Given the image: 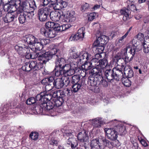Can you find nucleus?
I'll list each match as a JSON object with an SVG mask.
<instances>
[{
    "instance_id": "f257e3e1",
    "label": "nucleus",
    "mask_w": 149,
    "mask_h": 149,
    "mask_svg": "<svg viewBox=\"0 0 149 149\" xmlns=\"http://www.w3.org/2000/svg\"><path fill=\"white\" fill-rule=\"evenodd\" d=\"M58 50L55 49L50 52H46L40 55L38 59L40 61L37 63L36 61H31L30 63H25L22 67L23 71L30 72L40 69L45 66L46 63L52 59L55 60V67L61 68L65 63V59L58 54Z\"/></svg>"
},
{
    "instance_id": "f03ea898",
    "label": "nucleus",
    "mask_w": 149,
    "mask_h": 149,
    "mask_svg": "<svg viewBox=\"0 0 149 149\" xmlns=\"http://www.w3.org/2000/svg\"><path fill=\"white\" fill-rule=\"evenodd\" d=\"M88 82L91 90L95 93L99 91V85L105 87L108 86V83L103 79L102 74H94L93 76L90 75Z\"/></svg>"
},
{
    "instance_id": "7ed1b4c3",
    "label": "nucleus",
    "mask_w": 149,
    "mask_h": 149,
    "mask_svg": "<svg viewBox=\"0 0 149 149\" xmlns=\"http://www.w3.org/2000/svg\"><path fill=\"white\" fill-rule=\"evenodd\" d=\"M118 68H113L112 70H107L105 71L104 75L109 81L111 82L114 80L116 81L121 80L122 77L123 76V74L121 69H119Z\"/></svg>"
},
{
    "instance_id": "20e7f679",
    "label": "nucleus",
    "mask_w": 149,
    "mask_h": 149,
    "mask_svg": "<svg viewBox=\"0 0 149 149\" xmlns=\"http://www.w3.org/2000/svg\"><path fill=\"white\" fill-rule=\"evenodd\" d=\"M20 2L19 1L17 2L16 4L18 5L16 7L17 8L16 13L18 14H20L18 17L19 22L22 24H23L25 22H29L31 20L34 15L33 11L27 12L26 11L23 10L22 12L20 11L19 10L20 7Z\"/></svg>"
},
{
    "instance_id": "39448f33",
    "label": "nucleus",
    "mask_w": 149,
    "mask_h": 149,
    "mask_svg": "<svg viewBox=\"0 0 149 149\" xmlns=\"http://www.w3.org/2000/svg\"><path fill=\"white\" fill-rule=\"evenodd\" d=\"M66 100L62 97L56 99H53L52 101L47 103L43 102L40 105L42 107L40 109L41 111L45 110H52L55 107H58L61 106L64 101Z\"/></svg>"
},
{
    "instance_id": "423d86ee",
    "label": "nucleus",
    "mask_w": 149,
    "mask_h": 149,
    "mask_svg": "<svg viewBox=\"0 0 149 149\" xmlns=\"http://www.w3.org/2000/svg\"><path fill=\"white\" fill-rule=\"evenodd\" d=\"M61 97V90H59L54 91L52 95L51 94H46L44 93H41L38 94L36 98L37 100L40 101V102H42V100H43V102L47 103L50 102V100L53 97L54 99H56Z\"/></svg>"
},
{
    "instance_id": "0eeeda50",
    "label": "nucleus",
    "mask_w": 149,
    "mask_h": 149,
    "mask_svg": "<svg viewBox=\"0 0 149 149\" xmlns=\"http://www.w3.org/2000/svg\"><path fill=\"white\" fill-rule=\"evenodd\" d=\"M107 60H100L97 62V65L96 67L93 68L89 71L90 75L102 74L103 72V68L106 67L107 65Z\"/></svg>"
},
{
    "instance_id": "6e6552de",
    "label": "nucleus",
    "mask_w": 149,
    "mask_h": 149,
    "mask_svg": "<svg viewBox=\"0 0 149 149\" xmlns=\"http://www.w3.org/2000/svg\"><path fill=\"white\" fill-rule=\"evenodd\" d=\"M20 8L19 10L22 11L26 10H35L37 8L36 3L34 0H27L25 1H20Z\"/></svg>"
},
{
    "instance_id": "1a4fd4ad",
    "label": "nucleus",
    "mask_w": 149,
    "mask_h": 149,
    "mask_svg": "<svg viewBox=\"0 0 149 149\" xmlns=\"http://www.w3.org/2000/svg\"><path fill=\"white\" fill-rule=\"evenodd\" d=\"M51 9L49 8L44 6L38 10V19L41 22L45 21L50 13Z\"/></svg>"
},
{
    "instance_id": "9d476101",
    "label": "nucleus",
    "mask_w": 149,
    "mask_h": 149,
    "mask_svg": "<svg viewBox=\"0 0 149 149\" xmlns=\"http://www.w3.org/2000/svg\"><path fill=\"white\" fill-rule=\"evenodd\" d=\"M70 81L68 77L56 78L53 82L54 86L57 89L62 88L64 85L67 86L69 84Z\"/></svg>"
},
{
    "instance_id": "9b49d317",
    "label": "nucleus",
    "mask_w": 149,
    "mask_h": 149,
    "mask_svg": "<svg viewBox=\"0 0 149 149\" xmlns=\"http://www.w3.org/2000/svg\"><path fill=\"white\" fill-rule=\"evenodd\" d=\"M62 17L63 18L62 22H73L76 19L75 11L73 10H69L66 13L63 12Z\"/></svg>"
},
{
    "instance_id": "f8f14e48",
    "label": "nucleus",
    "mask_w": 149,
    "mask_h": 149,
    "mask_svg": "<svg viewBox=\"0 0 149 149\" xmlns=\"http://www.w3.org/2000/svg\"><path fill=\"white\" fill-rule=\"evenodd\" d=\"M104 131L108 139L112 141L117 139L118 137L117 132L114 128H106L104 129Z\"/></svg>"
},
{
    "instance_id": "ddd939ff",
    "label": "nucleus",
    "mask_w": 149,
    "mask_h": 149,
    "mask_svg": "<svg viewBox=\"0 0 149 149\" xmlns=\"http://www.w3.org/2000/svg\"><path fill=\"white\" fill-rule=\"evenodd\" d=\"M65 145L69 147L68 149H82L81 147H77L78 145L77 141L74 138H69L66 142Z\"/></svg>"
},
{
    "instance_id": "4468645a",
    "label": "nucleus",
    "mask_w": 149,
    "mask_h": 149,
    "mask_svg": "<svg viewBox=\"0 0 149 149\" xmlns=\"http://www.w3.org/2000/svg\"><path fill=\"white\" fill-rule=\"evenodd\" d=\"M85 29L84 27L80 28L75 35L70 36L69 39V41L77 40L79 39L82 40L84 37L85 33Z\"/></svg>"
},
{
    "instance_id": "2eb2a0df",
    "label": "nucleus",
    "mask_w": 149,
    "mask_h": 149,
    "mask_svg": "<svg viewBox=\"0 0 149 149\" xmlns=\"http://www.w3.org/2000/svg\"><path fill=\"white\" fill-rule=\"evenodd\" d=\"M62 12L60 13L56 11H51V10L49 14L50 19L54 22L59 21L60 22H62V20H63V17H62Z\"/></svg>"
},
{
    "instance_id": "dca6fc26",
    "label": "nucleus",
    "mask_w": 149,
    "mask_h": 149,
    "mask_svg": "<svg viewBox=\"0 0 149 149\" xmlns=\"http://www.w3.org/2000/svg\"><path fill=\"white\" fill-rule=\"evenodd\" d=\"M41 33L45 36L49 38H53L55 36V32L53 30L42 28L40 29Z\"/></svg>"
},
{
    "instance_id": "f3484780",
    "label": "nucleus",
    "mask_w": 149,
    "mask_h": 149,
    "mask_svg": "<svg viewBox=\"0 0 149 149\" xmlns=\"http://www.w3.org/2000/svg\"><path fill=\"white\" fill-rule=\"evenodd\" d=\"M88 133L87 131L84 130L78 134L77 139L80 142V144L88 142L89 137Z\"/></svg>"
},
{
    "instance_id": "a211bd4d",
    "label": "nucleus",
    "mask_w": 149,
    "mask_h": 149,
    "mask_svg": "<svg viewBox=\"0 0 149 149\" xmlns=\"http://www.w3.org/2000/svg\"><path fill=\"white\" fill-rule=\"evenodd\" d=\"M127 57L125 56L124 58H120L118 59H117L116 63L117 65L116 67H118V68L119 69H121L122 72H123V68H124L125 66V65L127 63L130 62V61H127L126 60L127 59Z\"/></svg>"
},
{
    "instance_id": "6ab92c4d",
    "label": "nucleus",
    "mask_w": 149,
    "mask_h": 149,
    "mask_svg": "<svg viewBox=\"0 0 149 149\" xmlns=\"http://www.w3.org/2000/svg\"><path fill=\"white\" fill-rule=\"evenodd\" d=\"M134 47L131 48L130 49L128 53V54L127 56V61H130V62L132 60L136 52H137L138 46L136 44H134Z\"/></svg>"
},
{
    "instance_id": "aec40b11",
    "label": "nucleus",
    "mask_w": 149,
    "mask_h": 149,
    "mask_svg": "<svg viewBox=\"0 0 149 149\" xmlns=\"http://www.w3.org/2000/svg\"><path fill=\"white\" fill-rule=\"evenodd\" d=\"M17 17V15L11 13H7L5 16L3 17L2 19L4 22L8 23L14 21Z\"/></svg>"
},
{
    "instance_id": "412c9836",
    "label": "nucleus",
    "mask_w": 149,
    "mask_h": 149,
    "mask_svg": "<svg viewBox=\"0 0 149 149\" xmlns=\"http://www.w3.org/2000/svg\"><path fill=\"white\" fill-rule=\"evenodd\" d=\"M108 37L104 35L100 36L95 42V45H104L108 42Z\"/></svg>"
},
{
    "instance_id": "4be33fe9",
    "label": "nucleus",
    "mask_w": 149,
    "mask_h": 149,
    "mask_svg": "<svg viewBox=\"0 0 149 149\" xmlns=\"http://www.w3.org/2000/svg\"><path fill=\"white\" fill-rule=\"evenodd\" d=\"M36 96L37 95L36 97V98L34 97H31L28 99L26 101V103L28 105H31L36 102H37V103H38L39 104L37 107L39 109V110L40 111V112H43V111H41L40 109L42 108V107H40V105L41 104H42V103H43V100H42V102H40V101L37 100L36 98Z\"/></svg>"
},
{
    "instance_id": "5701e85b",
    "label": "nucleus",
    "mask_w": 149,
    "mask_h": 149,
    "mask_svg": "<svg viewBox=\"0 0 149 149\" xmlns=\"http://www.w3.org/2000/svg\"><path fill=\"white\" fill-rule=\"evenodd\" d=\"M90 145L92 146V149H103V147L100 143L99 139H93L91 141Z\"/></svg>"
},
{
    "instance_id": "b1692460",
    "label": "nucleus",
    "mask_w": 149,
    "mask_h": 149,
    "mask_svg": "<svg viewBox=\"0 0 149 149\" xmlns=\"http://www.w3.org/2000/svg\"><path fill=\"white\" fill-rule=\"evenodd\" d=\"M35 42L33 45L32 48L31 49L34 52L37 51H40L42 50L43 47L40 42H39V39H37L36 40Z\"/></svg>"
},
{
    "instance_id": "393cba45",
    "label": "nucleus",
    "mask_w": 149,
    "mask_h": 149,
    "mask_svg": "<svg viewBox=\"0 0 149 149\" xmlns=\"http://www.w3.org/2000/svg\"><path fill=\"white\" fill-rule=\"evenodd\" d=\"M73 91L72 89L67 88L63 91L61 90L62 97L64 98L66 100H68V97L72 95Z\"/></svg>"
},
{
    "instance_id": "a878e982",
    "label": "nucleus",
    "mask_w": 149,
    "mask_h": 149,
    "mask_svg": "<svg viewBox=\"0 0 149 149\" xmlns=\"http://www.w3.org/2000/svg\"><path fill=\"white\" fill-rule=\"evenodd\" d=\"M92 123L93 126L94 127L99 128L101 127V125L102 122V118L97 117L92 120Z\"/></svg>"
},
{
    "instance_id": "bb28decb",
    "label": "nucleus",
    "mask_w": 149,
    "mask_h": 149,
    "mask_svg": "<svg viewBox=\"0 0 149 149\" xmlns=\"http://www.w3.org/2000/svg\"><path fill=\"white\" fill-rule=\"evenodd\" d=\"M37 39L34 36L29 35L26 36L24 41L29 45H33Z\"/></svg>"
},
{
    "instance_id": "cd10ccee",
    "label": "nucleus",
    "mask_w": 149,
    "mask_h": 149,
    "mask_svg": "<svg viewBox=\"0 0 149 149\" xmlns=\"http://www.w3.org/2000/svg\"><path fill=\"white\" fill-rule=\"evenodd\" d=\"M120 13L123 15V20L126 21L129 19V14L130 13L129 10L127 9L121 10L120 11Z\"/></svg>"
},
{
    "instance_id": "c85d7f7f",
    "label": "nucleus",
    "mask_w": 149,
    "mask_h": 149,
    "mask_svg": "<svg viewBox=\"0 0 149 149\" xmlns=\"http://www.w3.org/2000/svg\"><path fill=\"white\" fill-rule=\"evenodd\" d=\"M125 76L128 78H131L133 76V72L129 66H126L123 68Z\"/></svg>"
},
{
    "instance_id": "c756f323",
    "label": "nucleus",
    "mask_w": 149,
    "mask_h": 149,
    "mask_svg": "<svg viewBox=\"0 0 149 149\" xmlns=\"http://www.w3.org/2000/svg\"><path fill=\"white\" fill-rule=\"evenodd\" d=\"M84 64L82 66V68L84 70L87 71L92 68L93 66L91 63L88 61H85Z\"/></svg>"
},
{
    "instance_id": "7c9ffc66",
    "label": "nucleus",
    "mask_w": 149,
    "mask_h": 149,
    "mask_svg": "<svg viewBox=\"0 0 149 149\" xmlns=\"http://www.w3.org/2000/svg\"><path fill=\"white\" fill-rule=\"evenodd\" d=\"M68 3L66 1L61 0L59 2H57L56 6V9L59 10L61 8H63L66 7Z\"/></svg>"
},
{
    "instance_id": "2f4dec72",
    "label": "nucleus",
    "mask_w": 149,
    "mask_h": 149,
    "mask_svg": "<svg viewBox=\"0 0 149 149\" xmlns=\"http://www.w3.org/2000/svg\"><path fill=\"white\" fill-rule=\"evenodd\" d=\"M54 73L56 76L59 77L63 75L64 73L61 68L58 67H55V68L53 71Z\"/></svg>"
},
{
    "instance_id": "473e14b6",
    "label": "nucleus",
    "mask_w": 149,
    "mask_h": 149,
    "mask_svg": "<svg viewBox=\"0 0 149 149\" xmlns=\"http://www.w3.org/2000/svg\"><path fill=\"white\" fill-rule=\"evenodd\" d=\"M1 1V4L2 2L3 4H8L10 3V5H14V4L16 5V7L17 6V4H16V2L18 1H19L20 2V0H0Z\"/></svg>"
},
{
    "instance_id": "72a5a7b5",
    "label": "nucleus",
    "mask_w": 149,
    "mask_h": 149,
    "mask_svg": "<svg viewBox=\"0 0 149 149\" xmlns=\"http://www.w3.org/2000/svg\"><path fill=\"white\" fill-rule=\"evenodd\" d=\"M58 0H43V6H46L49 3H51V4L54 7L55 6L54 5L56 6Z\"/></svg>"
},
{
    "instance_id": "f704fd0d",
    "label": "nucleus",
    "mask_w": 149,
    "mask_h": 149,
    "mask_svg": "<svg viewBox=\"0 0 149 149\" xmlns=\"http://www.w3.org/2000/svg\"><path fill=\"white\" fill-rule=\"evenodd\" d=\"M143 47V51L144 53H148L149 52V43L146 42H144L141 43Z\"/></svg>"
},
{
    "instance_id": "c9c22d12",
    "label": "nucleus",
    "mask_w": 149,
    "mask_h": 149,
    "mask_svg": "<svg viewBox=\"0 0 149 149\" xmlns=\"http://www.w3.org/2000/svg\"><path fill=\"white\" fill-rule=\"evenodd\" d=\"M77 67V66L76 65V66L74 67V68H71L70 70L64 73V76L65 77L70 76L73 75L75 73V70Z\"/></svg>"
},
{
    "instance_id": "e433bc0d",
    "label": "nucleus",
    "mask_w": 149,
    "mask_h": 149,
    "mask_svg": "<svg viewBox=\"0 0 149 149\" xmlns=\"http://www.w3.org/2000/svg\"><path fill=\"white\" fill-rule=\"evenodd\" d=\"M122 77L121 80H122V83L125 86L128 87L131 85V82L127 78Z\"/></svg>"
},
{
    "instance_id": "4c0bfd02",
    "label": "nucleus",
    "mask_w": 149,
    "mask_h": 149,
    "mask_svg": "<svg viewBox=\"0 0 149 149\" xmlns=\"http://www.w3.org/2000/svg\"><path fill=\"white\" fill-rule=\"evenodd\" d=\"M81 76L79 75H74L72 77L71 83L72 84L79 83Z\"/></svg>"
},
{
    "instance_id": "58836bf2",
    "label": "nucleus",
    "mask_w": 149,
    "mask_h": 149,
    "mask_svg": "<svg viewBox=\"0 0 149 149\" xmlns=\"http://www.w3.org/2000/svg\"><path fill=\"white\" fill-rule=\"evenodd\" d=\"M73 85L72 86V90L73 92L74 93L77 92L80 89L82 86L81 84L80 83H77L74 84H72Z\"/></svg>"
},
{
    "instance_id": "ea45409f",
    "label": "nucleus",
    "mask_w": 149,
    "mask_h": 149,
    "mask_svg": "<svg viewBox=\"0 0 149 149\" xmlns=\"http://www.w3.org/2000/svg\"><path fill=\"white\" fill-rule=\"evenodd\" d=\"M81 58H82L83 60L85 58L86 61L90 60L91 58V54L87 52H85L84 53L81 52Z\"/></svg>"
},
{
    "instance_id": "a19ab883",
    "label": "nucleus",
    "mask_w": 149,
    "mask_h": 149,
    "mask_svg": "<svg viewBox=\"0 0 149 149\" xmlns=\"http://www.w3.org/2000/svg\"><path fill=\"white\" fill-rule=\"evenodd\" d=\"M13 7H15L17 10L16 7V5H10V3H8V4H5V6H3V9L5 11H13V10H12V8H13Z\"/></svg>"
},
{
    "instance_id": "79ce46f5",
    "label": "nucleus",
    "mask_w": 149,
    "mask_h": 149,
    "mask_svg": "<svg viewBox=\"0 0 149 149\" xmlns=\"http://www.w3.org/2000/svg\"><path fill=\"white\" fill-rule=\"evenodd\" d=\"M72 64L70 65L67 64H65L61 68V70H62L63 72L64 73L66 71L72 68Z\"/></svg>"
},
{
    "instance_id": "37998d69",
    "label": "nucleus",
    "mask_w": 149,
    "mask_h": 149,
    "mask_svg": "<svg viewBox=\"0 0 149 149\" xmlns=\"http://www.w3.org/2000/svg\"><path fill=\"white\" fill-rule=\"evenodd\" d=\"M95 46L97 47L96 49L98 52V54L99 55L103 53L104 50V45H95Z\"/></svg>"
},
{
    "instance_id": "c03bdc74",
    "label": "nucleus",
    "mask_w": 149,
    "mask_h": 149,
    "mask_svg": "<svg viewBox=\"0 0 149 149\" xmlns=\"http://www.w3.org/2000/svg\"><path fill=\"white\" fill-rule=\"evenodd\" d=\"M76 49H73L71 50V51H70V53H72V57L74 59H76L79 58L81 55V52H75Z\"/></svg>"
},
{
    "instance_id": "a18cd8bd",
    "label": "nucleus",
    "mask_w": 149,
    "mask_h": 149,
    "mask_svg": "<svg viewBox=\"0 0 149 149\" xmlns=\"http://www.w3.org/2000/svg\"><path fill=\"white\" fill-rule=\"evenodd\" d=\"M39 136V134L37 132H32L30 134L29 136L34 141L37 140Z\"/></svg>"
},
{
    "instance_id": "49530a36",
    "label": "nucleus",
    "mask_w": 149,
    "mask_h": 149,
    "mask_svg": "<svg viewBox=\"0 0 149 149\" xmlns=\"http://www.w3.org/2000/svg\"><path fill=\"white\" fill-rule=\"evenodd\" d=\"M102 141L103 144L102 145L101 144V146L103 147V149L105 147H108L109 144H111V143L104 137L102 138Z\"/></svg>"
},
{
    "instance_id": "de8ad7c7",
    "label": "nucleus",
    "mask_w": 149,
    "mask_h": 149,
    "mask_svg": "<svg viewBox=\"0 0 149 149\" xmlns=\"http://www.w3.org/2000/svg\"><path fill=\"white\" fill-rule=\"evenodd\" d=\"M117 127V130L118 134L122 135L125 134L126 132L125 131V128L124 127L118 126Z\"/></svg>"
},
{
    "instance_id": "09e8293b",
    "label": "nucleus",
    "mask_w": 149,
    "mask_h": 149,
    "mask_svg": "<svg viewBox=\"0 0 149 149\" xmlns=\"http://www.w3.org/2000/svg\"><path fill=\"white\" fill-rule=\"evenodd\" d=\"M62 131L64 134V135H66L67 136H72L73 135V132L71 130H62Z\"/></svg>"
},
{
    "instance_id": "8fccbe9b",
    "label": "nucleus",
    "mask_w": 149,
    "mask_h": 149,
    "mask_svg": "<svg viewBox=\"0 0 149 149\" xmlns=\"http://www.w3.org/2000/svg\"><path fill=\"white\" fill-rule=\"evenodd\" d=\"M54 24V22H47L45 24V29H53Z\"/></svg>"
},
{
    "instance_id": "3c124183",
    "label": "nucleus",
    "mask_w": 149,
    "mask_h": 149,
    "mask_svg": "<svg viewBox=\"0 0 149 149\" xmlns=\"http://www.w3.org/2000/svg\"><path fill=\"white\" fill-rule=\"evenodd\" d=\"M39 39V42H40L41 44L42 45L43 47L44 45H47L48 43L50 42V40L49 39H40L38 38Z\"/></svg>"
},
{
    "instance_id": "603ef678",
    "label": "nucleus",
    "mask_w": 149,
    "mask_h": 149,
    "mask_svg": "<svg viewBox=\"0 0 149 149\" xmlns=\"http://www.w3.org/2000/svg\"><path fill=\"white\" fill-rule=\"evenodd\" d=\"M79 145L81 146H84L85 149H92V146L90 143L89 144L88 142H85L82 144H80Z\"/></svg>"
},
{
    "instance_id": "864d4df0",
    "label": "nucleus",
    "mask_w": 149,
    "mask_h": 149,
    "mask_svg": "<svg viewBox=\"0 0 149 149\" xmlns=\"http://www.w3.org/2000/svg\"><path fill=\"white\" fill-rule=\"evenodd\" d=\"M15 50L19 54H20L22 53V51L23 49L22 47L18 45H16L15 46Z\"/></svg>"
},
{
    "instance_id": "5fc2aeb1",
    "label": "nucleus",
    "mask_w": 149,
    "mask_h": 149,
    "mask_svg": "<svg viewBox=\"0 0 149 149\" xmlns=\"http://www.w3.org/2000/svg\"><path fill=\"white\" fill-rule=\"evenodd\" d=\"M48 80V84H51L50 85V86H52L54 81L55 80V77L54 76H51L47 78Z\"/></svg>"
},
{
    "instance_id": "6e6d98bb",
    "label": "nucleus",
    "mask_w": 149,
    "mask_h": 149,
    "mask_svg": "<svg viewBox=\"0 0 149 149\" xmlns=\"http://www.w3.org/2000/svg\"><path fill=\"white\" fill-rule=\"evenodd\" d=\"M137 38L138 40L140 41L144 40V41H145L144 35L141 33H139L138 34L137 36Z\"/></svg>"
},
{
    "instance_id": "4d7b16f0",
    "label": "nucleus",
    "mask_w": 149,
    "mask_h": 149,
    "mask_svg": "<svg viewBox=\"0 0 149 149\" xmlns=\"http://www.w3.org/2000/svg\"><path fill=\"white\" fill-rule=\"evenodd\" d=\"M89 7V4L86 3L83 5L81 6V10L82 11H85L87 10Z\"/></svg>"
},
{
    "instance_id": "13d9d810",
    "label": "nucleus",
    "mask_w": 149,
    "mask_h": 149,
    "mask_svg": "<svg viewBox=\"0 0 149 149\" xmlns=\"http://www.w3.org/2000/svg\"><path fill=\"white\" fill-rule=\"evenodd\" d=\"M50 85H52L50 84H48L45 86V88L46 90L47 91H49L52 89L53 87H54V85H52V86H50Z\"/></svg>"
},
{
    "instance_id": "bf43d9fd",
    "label": "nucleus",
    "mask_w": 149,
    "mask_h": 149,
    "mask_svg": "<svg viewBox=\"0 0 149 149\" xmlns=\"http://www.w3.org/2000/svg\"><path fill=\"white\" fill-rule=\"evenodd\" d=\"M50 145L53 146H57L58 142L57 140L53 139H52L50 141Z\"/></svg>"
},
{
    "instance_id": "052dcab7",
    "label": "nucleus",
    "mask_w": 149,
    "mask_h": 149,
    "mask_svg": "<svg viewBox=\"0 0 149 149\" xmlns=\"http://www.w3.org/2000/svg\"><path fill=\"white\" fill-rule=\"evenodd\" d=\"M94 15L95 14L94 13H91L88 17V20L90 21H92L93 20L95 17Z\"/></svg>"
},
{
    "instance_id": "680f3d73",
    "label": "nucleus",
    "mask_w": 149,
    "mask_h": 149,
    "mask_svg": "<svg viewBox=\"0 0 149 149\" xmlns=\"http://www.w3.org/2000/svg\"><path fill=\"white\" fill-rule=\"evenodd\" d=\"M41 83L43 85H47L48 84V80L47 78H45L41 81Z\"/></svg>"
},
{
    "instance_id": "e2e57ef3",
    "label": "nucleus",
    "mask_w": 149,
    "mask_h": 149,
    "mask_svg": "<svg viewBox=\"0 0 149 149\" xmlns=\"http://www.w3.org/2000/svg\"><path fill=\"white\" fill-rule=\"evenodd\" d=\"M26 54L25 55V57L26 59H29L30 58H33L34 57H32V54L31 53L27 52Z\"/></svg>"
},
{
    "instance_id": "0e129e2a",
    "label": "nucleus",
    "mask_w": 149,
    "mask_h": 149,
    "mask_svg": "<svg viewBox=\"0 0 149 149\" xmlns=\"http://www.w3.org/2000/svg\"><path fill=\"white\" fill-rule=\"evenodd\" d=\"M141 144L144 146L146 147L148 146V144L146 141L143 139H141L140 141Z\"/></svg>"
},
{
    "instance_id": "69168bd1",
    "label": "nucleus",
    "mask_w": 149,
    "mask_h": 149,
    "mask_svg": "<svg viewBox=\"0 0 149 149\" xmlns=\"http://www.w3.org/2000/svg\"><path fill=\"white\" fill-rule=\"evenodd\" d=\"M127 36L125 34L123 36L120 37V39L118 40V42L120 43H122L123 42V39L125 38Z\"/></svg>"
},
{
    "instance_id": "338daca9",
    "label": "nucleus",
    "mask_w": 149,
    "mask_h": 149,
    "mask_svg": "<svg viewBox=\"0 0 149 149\" xmlns=\"http://www.w3.org/2000/svg\"><path fill=\"white\" fill-rule=\"evenodd\" d=\"M130 9L132 11H134V10H136V8L135 6L133 4L131 5L130 7Z\"/></svg>"
},
{
    "instance_id": "774afa93",
    "label": "nucleus",
    "mask_w": 149,
    "mask_h": 149,
    "mask_svg": "<svg viewBox=\"0 0 149 149\" xmlns=\"http://www.w3.org/2000/svg\"><path fill=\"white\" fill-rule=\"evenodd\" d=\"M62 27L61 25H59L58 28H57V29H56L55 31H57L58 32L63 31Z\"/></svg>"
}]
</instances>
